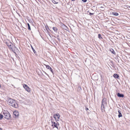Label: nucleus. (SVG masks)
Segmentation results:
<instances>
[{
    "label": "nucleus",
    "mask_w": 130,
    "mask_h": 130,
    "mask_svg": "<svg viewBox=\"0 0 130 130\" xmlns=\"http://www.w3.org/2000/svg\"><path fill=\"white\" fill-rule=\"evenodd\" d=\"M119 113V115H118V117L119 118H120L122 116V115L121 113V111L120 110H119L118 111Z\"/></svg>",
    "instance_id": "nucleus-12"
},
{
    "label": "nucleus",
    "mask_w": 130,
    "mask_h": 130,
    "mask_svg": "<svg viewBox=\"0 0 130 130\" xmlns=\"http://www.w3.org/2000/svg\"><path fill=\"white\" fill-rule=\"evenodd\" d=\"M127 6V5H125V6H124L125 7H124V8H125V7H127V6Z\"/></svg>",
    "instance_id": "nucleus-28"
},
{
    "label": "nucleus",
    "mask_w": 130,
    "mask_h": 130,
    "mask_svg": "<svg viewBox=\"0 0 130 130\" xmlns=\"http://www.w3.org/2000/svg\"><path fill=\"white\" fill-rule=\"evenodd\" d=\"M8 104L13 107L17 108L18 107V105L15 100L11 99H9L7 101Z\"/></svg>",
    "instance_id": "nucleus-1"
},
{
    "label": "nucleus",
    "mask_w": 130,
    "mask_h": 130,
    "mask_svg": "<svg viewBox=\"0 0 130 130\" xmlns=\"http://www.w3.org/2000/svg\"><path fill=\"white\" fill-rule=\"evenodd\" d=\"M41 34H40V36H41V38H42V36H41Z\"/></svg>",
    "instance_id": "nucleus-29"
},
{
    "label": "nucleus",
    "mask_w": 130,
    "mask_h": 130,
    "mask_svg": "<svg viewBox=\"0 0 130 130\" xmlns=\"http://www.w3.org/2000/svg\"><path fill=\"white\" fill-rule=\"evenodd\" d=\"M93 7H94L95 6H93Z\"/></svg>",
    "instance_id": "nucleus-34"
},
{
    "label": "nucleus",
    "mask_w": 130,
    "mask_h": 130,
    "mask_svg": "<svg viewBox=\"0 0 130 130\" xmlns=\"http://www.w3.org/2000/svg\"><path fill=\"white\" fill-rule=\"evenodd\" d=\"M54 118L56 119L57 118L58 119H59L60 117L58 113H56L53 116Z\"/></svg>",
    "instance_id": "nucleus-8"
},
{
    "label": "nucleus",
    "mask_w": 130,
    "mask_h": 130,
    "mask_svg": "<svg viewBox=\"0 0 130 130\" xmlns=\"http://www.w3.org/2000/svg\"><path fill=\"white\" fill-rule=\"evenodd\" d=\"M49 36H50V37H51V36L50 35V34H49Z\"/></svg>",
    "instance_id": "nucleus-32"
},
{
    "label": "nucleus",
    "mask_w": 130,
    "mask_h": 130,
    "mask_svg": "<svg viewBox=\"0 0 130 130\" xmlns=\"http://www.w3.org/2000/svg\"><path fill=\"white\" fill-rule=\"evenodd\" d=\"M71 1H75V0H71Z\"/></svg>",
    "instance_id": "nucleus-31"
},
{
    "label": "nucleus",
    "mask_w": 130,
    "mask_h": 130,
    "mask_svg": "<svg viewBox=\"0 0 130 130\" xmlns=\"http://www.w3.org/2000/svg\"><path fill=\"white\" fill-rule=\"evenodd\" d=\"M112 14L115 16H118L119 15V14L118 13L115 12H112Z\"/></svg>",
    "instance_id": "nucleus-14"
},
{
    "label": "nucleus",
    "mask_w": 130,
    "mask_h": 130,
    "mask_svg": "<svg viewBox=\"0 0 130 130\" xmlns=\"http://www.w3.org/2000/svg\"><path fill=\"white\" fill-rule=\"evenodd\" d=\"M113 77L115 78H118L119 77V76L116 74H115L113 75Z\"/></svg>",
    "instance_id": "nucleus-13"
},
{
    "label": "nucleus",
    "mask_w": 130,
    "mask_h": 130,
    "mask_svg": "<svg viewBox=\"0 0 130 130\" xmlns=\"http://www.w3.org/2000/svg\"><path fill=\"white\" fill-rule=\"evenodd\" d=\"M88 110V108H87L86 107V110L87 111V110Z\"/></svg>",
    "instance_id": "nucleus-25"
},
{
    "label": "nucleus",
    "mask_w": 130,
    "mask_h": 130,
    "mask_svg": "<svg viewBox=\"0 0 130 130\" xmlns=\"http://www.w3.org/2000/svg\"><path fill=\"white\" fill-rule=\"evenodd\" d=\"M82 1L83 3H85L87 1V0H82Z\"/></svg>",
    "instance_id": "nucleus-24"
},
{
    "label": "nucleus",
    "mask_w": 130,
    "mask_h": 130,
    "mask_svg": "<svg viewBox=\"0 0 130 130\" xmlns=\"http://www.w3.org/2000/svg\"><path fill=\"white\" fill-rule=\"evenodd\" d=\"M46 68L47 69H49L52 73H53V69H52L49 65H45Z\"/></svg>",
    "instance_id": "nucleus-10"
},
{
    "label": "nucleus",
    "mask_w": 130,
    "mask_h": 130,
    "mask_svg": "<svg viewBox=\"0 0 130 130\" xmlns=\"http://www.w3.org/2000/svg\"><path fill=\"white\" fill-rule=\"evenodd\" d=\"M45 28L47 30L48 32H50L51 31V29H52L54 31L57 32L58 30V29L56 27H53L52 28L50 27V28L48 27V26H45Z\"/></svg>",
    "instance_id": "nucleus-4"
},
{
    "label": "nucleus",
    "mask_w": 130,
    "mask_h": 130,
    "mask_svg": "<svg viewBox=\"0 0 130 130\" xmlns=\"http://www.w3.org/2000/svg\"><path fill=\"white\" fill-rule=\"evenodd\" d=\"M117 96L119 97L123 98L124 97V95L122 94H121L118 93L117 94Z\"/></svg>",
    "instance_id": "nucleus-11"
},
{
    "label": "nucleus",
    "mask_w": 130,
    "mask_h": 130,
    "mask_svg": "<svg viewBox=\"0 0 130 130\" xmlns=\"http://www.w3.org/2000/svg\"><path fill=\"white\" fill-rule=\"evenodd\" d=\"M56 120V122H57V121H58V119H55Z\"/></svg>",
    "instance_id": "nucleus-26"
},
{
    "label": "nucleus",
    "mask_w": 130,
    "mask_h": 130,
    "mask_svg": "<svg viewBox=\"0 0 130 130\" xmlns=\"http://www.w3.org/2000/svg\"><path fill=\"white\" fill-rule=\"evenodd\" d=\"M4 42L9 48L12 49V47L13 44L9 40L6 39L5 40Z\"/></svg>",
    "instance_id": "nucleus-2"
},
{
    "label": "nucleus",
    "mask_w": 130,
    "mask_h": 130,
    "mask_svg": "<svg viewBox=\"0 0 130 130\" xmlns=\"http://www.w3.org/2000/svg\"><path fill=\"white\" fill-rule=\"evenodd\" d=\"M106 102L104 100V99H103L102 101V104L101 106V111L102 112L104 111L105 110H104V105L106 104Z\"/></svg>",
    "instance_id": "nucleus-6"
},
{
    "label": "nucleus",
    "mask_w": 130,
    "mask_h": 130,
    "mask_svg": "<svg viewBox=\"0 0 130 130\" xmlns=\"http://www.w3.org/2000/svg\"><path fill=\"white\" fill-rule=\"evenodd\" d=\"M87 12L88 13H89V14H88L90 15H93L94 14V13H92L91 12H89V11H87Z\"/></svg>",
    "instance_id": "nucleus-20"
},
{
    "label": "nucleus",
    "mask_w": 130,
    "mask_h": 130,
    "mask_svg": "<svg viewBox=\"0 0 130 130\" xmlns=\"http://www.w3.org/2000/svg\"><path fill=\"white\" fill-rule=\"evenodd\" d=\"M51 122L52 123V126L53 127L54 126L56 128L58 129L57 125H59V123L58 122H57V123H56L55 122L53 121L52 120L53 119L52 117H51Z\"/></svg>",
    "instance_id": "nucleus-5"
},
{
    "label": "nucleus",
    "mask_w": 130,
    "mask_h": 130,
    "mask_svg": "<svg viewBox=\"0 0 130 130\" xmlns=\"http://www.w3.org/2000/svg\"><path fill=\"white\" fill-rule=\"evenodd\" d=\"M63 28L64 29H66V30H67V29H68V28L67 27V26L64 25L63 24Z\"/></svg>",
    "instance_id": "nucleus-17"
},
{
    "label": "nucleus",
    "mask_w": 130,
    "mask_h": 130,
    "mask_svg": "<svg viewBox=\"0 0 130 130\" xmlns=\"http://www.w3.org/2000/svg\"><path fill=\"white\" fill-rule=\"evenodd\" d=\"M0 129L1 130H2V128H1V127H0Z\"/></svg>",
    "instance_id": "nucleus-30"
},
{
    "label": "nucleus",
    "mask_w": 130,
    "mask_h": 130,
    "mask_svg": "<svg viewBox=\"0 0 130 130\" xmlns=\"http://www.w3.org/2000/svg\"><path fill=\"white\" fill-rule=\"evenodd\" d=\"M98 37L100 39H102V37L101 35L100 34L98 35Z\"/></svg>",
    "instance_id": "nucleus-19"
},
{
    "label": "nucleus",
    "mask_w": 130,
    "mask_h": 130,
    "mask_svg": "<svg viewBox=\"0 0 130 130\" xmlns=\"http://www.w3.org/2000/svg\"><path fill=\"white\" fill-rule=\"evenodd\" d=\"M13 114L15 116V117H17L19 115V113L18 111H15L13 112Z\"/></svg>",
    "instance_id": "nucleus-9"
},
{
    "label": "nucleus",
    "mask_w": 130,
    "mask_h": 130,
    "mask_svg": "<svg viewBox=\"0 0 130 130\" xmlns=\"http://www.w3.org/2000/svg\"><path fill=\"white\" fill-rule=\"evenodd\" d=\"M3 114L4 118L7 119H9L11 116L9 112L7 111H4Z\"/></svg>",
    "instance_id": "nucleus-3"
},
{
    "label": "nucleus",
    "mask_w": 130,
    "mask_h": 130,
    "mask_svg": "<svg viewBox=\"0 0 130 130\" xmlns=\"http://www.w3.org/2000/svg\"><path fill=\"white\" fill-rule=\"evenodd\" d=\"M27 25L28 26V30H30V26L29 24V23H28L27 24Z\"/></svg>",
    "instance_id": "nucleus-18"
},
{
    "label": "nucleus",
    "mask_w": 130,
    "mask_h": 130,
    "mask_svg": "<svg viewBox=\"0 0 130 130\" xmlns=\"http://www.w3.org/2000/svg\"><path fill=\"white\" fill-rule=\"evenodd\" d=\"M23 87L27 91L29 92L30 91V89L28 87L26 84H24Z\"/></svg>",
    "instance_id": "nucleus-7"
},
{
    "label": "nucleus",
    "mask_w": 130,
    "mask_h": 130,
    "mask_svg": "<svg viewBox=\"0 0 130 130\" xmlns=\"http://www.w3.org/2000/svg\"><path fill=\"white\" fill-rule=\"evenodd\" d=\"M110 52L113 54L115 55L116 53L114 50L112 49H111L110 50Z\"/></svg>",
    "instance_id": "nucleus-15"
},
{
    "label": "nucleus",
    "mask_w": 130,
    "mask_h": 130,
    "mask_svg": "<svg viewBox=\"0 0 130 130\" xmlns=\"http://www.w3.org/2000/svg\"><path fill=\"white\" fill-rule=\"evenodd\" d=\"M117 35H119V34H118L117 33Z\"/></svg>",
    "instance_id": "nucleus-33"
},
{
    "label": "nucleus",
    "mask_w": 130,
    "mask_h": 130,
    "mask_svg": "<svg viewBox=\"0 0 130 130\" xmlns=\"http://www.w3.org/2000/svg\"><path fill=\"white\" fill-rule=\"evenodd\" d=\"M52 2H53V3H54V4H57L58 3V2H56V1H55V0H52Z\"/></svg>",
    "instance_id": "nucleus-22"
},
{
    "label": "nucleus",
    "mask_w": 130,
    "mask_h": 130,
    "mask_svg": "<svg viewBox=\"0 0 130 130\" xmlns=\"http://www.w3.org/2000/svg\"><path fill=\"white\" fill-rule=\"evenodd\" d=\"M3 117V115L0 114V119H1Z\"/></svg>",
    "instance_id": "nucleus-23"
},
{
    "label": "nucleus",
    "mask_w": 130,
    "mask_h": 130,
    "mask_svg": "<svg viewBox=\"0 0 130 130\" xmlns=\"http://www.w3.org/2000/svg\"><path fill=\"white\" fill-rule=\"evenodd\" d=\"M31 46V48H32V50H33L34 52V53L35 54V53H36V51L34 50V49L33 47H32V46Z\"/></svg>",
    "instance_id": "nucleus-21"
},
{
    "label": "nucleus",
    "mask_w": 130,
    "mask_h": 130,
    "mask_svg": "<svg viewBox=\"0 0 130 130\" xmlns=\"http://www.w3.org/2000/svg\"><path fill=\"white\" fill-rule=\"evenodd\" d=\"M57 37H59V36L58 35L57 36Z\"/></svg>",
    "instance_id": "nucleus-35"
},
{
    "label": "nucleus",
    "mask_w": 130,
    "mask_h": 130,
    "mask_svg": "<svg viewBox=\"0 0 130 130\" xmlns=\"http://www.w3.org/2000/svg\"><path fill=\"white\" fill-rule=\"evenodd\" d=\"M63 28L64 29H66V30H67V29H68V28L67 27V26L64 25L63 24Z\"/></svg>",
    "instance_id": "nucleus-16"
},
{
    "label": "nucleus",
    "mask_w": 130,
    "mask_h": 130,
    "mask_svg": "<svg viewBox=\"0 0 130 130\" xmlns=\"http://www.w3.org/2000/svg\"><path fill=\"white\" fill-rule=\"evenodd\" d=\"M127 6V5H125V6H124L125 7H124V8H125V7H127V6Z\"/></svg>",
    "instance_id": "nucleus-27"
}]
</instances>
